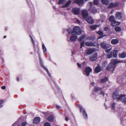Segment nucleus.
<instances>
[{
    "instance_id": "0eeeda50",
    "label": "nucleus",
    "mask_w": 126,
    "mask_h": 126,
    "mask_svg": "<svg viewBox=\"0 0 126 126\" xmlns=\"http://www.w3.org/2000/svg\"><path fill=\"white\" fill-rule=\"evenodd\" d=\"M80 9L79 8H74L72 9V12L74 15H79V14Z\"/></svg>"
},
{
    "instance_id": "f257e3e1",
    "label": "nucleus",
    "mask_w": 126,
    "mask_h": 126,
    "mask_svg": "<svg viewBox=\"0 0 126 126\" xmlns=\"http://www.w3.org/2000/svg\"><path fill=\"white\" fill-rule=\"evenodd\" d=\"M39 59L40 60V63L41 64V66L44 69H45V70H46L48 74V75L49 76V77H50V79L52 80L53 82V83L54 84V85L55 86V87L56 88H58V87L57 86V85H56V84L55 81H54V80H52V79H51V74L49 73V71H48V69L47 68L45 67L44 65L43 64V61L41 60V58L40 57L39 58Z\"/></svg>"
},
{
    "instance_id": "1a4fd4ad",
    "label": "nucleus",
    "mask_w": 126,
    "mask_h": 126,
    "mask_svg": "<svg viewBox=\"0 0 126 126\" xmlns=\"http://www.w3.org/2000/svg\"><path fill=\"white\" fill-rule=\"evenodd\" d=\"M97 59L96 54H93L89 58L90 60L92 62H94Z\"/></svg>"
},
{
    "instance_id": "bf43d9fd",
    "label": "nucleus",
    "mask_w": 126,
    "mask_h": 126,
    "mask_svg": "<svg viewBox=\"0 0 126 126\" xmlns=\"http://www.w3.org/2000/svg\"><path fill=\"white\" fill-rule=\"evenodd\" d=\"M56 109H59L61 108V107L58 105H57L56 106Z\"/></svg>"
},
{
    "instance_id": "338daca9",
    "label": "nucleus",
    "mask_w": 126,
    "mask_h": 126,
    "mask_svg": "<svg viewBox=\"0 0 126 126\" xmlns=\"http://www.w3.org/2000/svg\"><path fill=\"white\" fill-rule=\"evenodd\" d=\"M1 58V59L2 60V62L3 63L4 62V60L3 58Z\"/></svg>"
},
{
    "instance_id": "c03bdc74",
    "label": "nucleus",
    "mask_w": 126,
    "mask_h": 126,
    "mask_svg": "<svg viewBox=\"0 0 126 126\" xmlns=\"http://www.w3.org/2000/svg\"><path fill=\"white\" fill-rule=\"evenodd\" d=\"M97 33L99 35H102L103 34V32L100 31H98V32H97Z\"/></svg>"
},
{
    "instance_id": "4468645a",
    "label": "nucleus",
    "mask_w": 126,
    "mask_h": 126,
    "mask_svg": "<svg viewBox=\"0 0 126 126\" xmlns=\"http://www.w3.org/2000/svg\"><path fill=\"white\" fill-rule=\"evenodd\" d=\"M84 2V0H76L74 1L75 3H76L79 6L82 5Z\"/></svg>"
},
{
    "instance_id": "7c9ffc66",
    "label": "nucleus",
    "mask_w": 126,
    "mask_h": 126,
    "mask_svg": "<svg viewBox=\"0 0 126 126\" xmlns=\"http://www.w3.org/2000/svg\"><path fill=\"white\" fill-rule=\"evenodd\" d=\"M85 37L86 36L84 35H81L78 39V41L79 42L81 41L82 40L84 39L85 38Z\"/></svg>"
},
{
    "instance_id": "423d86ee",
    "label": "nucleus",
    "mask_w": 126,
    "mask_h": 126,
    "mask_svg": "<svg viewBox=\"0 0 126 126\" xmlns=\"http://www.w3.org/2000/svg\"><path fill=\"white\" fill-rule=\"evenodd\" d=\"M92 70V69L90 67H86L85 69V72L86 75L87 76H89Z\"/></svg>"
},
{
    "instance_id": "58836bf2",
    "label": "nucleus",
    "mask_w": 126,
    "mask_h": 126,
    "mask_svg": "<svg viewBox=\"0 0 126 126\" xmlns=\"http://www.w3.org/2000/svg\"><path fill=\"white\" fill-rule=\"evenodd\" d=\"M112 52H110V53H109L108 55H107V57L109 59H110L112 57Z\"/></svg>"
},
{
    "instance_id": "473e14b6",
    "label": "nucleus",
    "mask_w": 126,
    "mask_h": 126,
    "mask_svg": "<svg viewBox=\"0 0 126 126\" xmlns=\"http://www.w3.org/2000/svg\"><path fill=\"white\" fill-rule=\"evenodd\" d=\"M126 95L124 94H121L117 98V99L118 101L122 100L123 97H125Z\"/></svg>"
},
{
    "instance_id": "a18cd8bd",
    "label": "nucleus",
    "mask_w": 126,
    "mask_h": 126,
    "mask_svg": "<svg viewBox=\"0 0 126 126\" xmlns=\"http://www.w3.org/2000/svg\"><path fill=\"white\" fill-rule=\"evenodd\" d=\"M80 48H81L84 45V41L80 42Z\"/></svg>"
},
{
    "instance_id": "c9c22d12",
    "label": "nucleus",
    "mask_w": 126,
    "mask_h": 126,
    "mask_svg": "<svg viewBox=\"0 0 126 126\" xmlns=\"http://www.w3.org/2000/svg\"><path fill=\"white\" fill-rule=\"evenodd\" d=\"M98 26L96 25H94L90 26V28L93 30H95Z\"/></svg>"
},
{
    "instance_id": "4be33fe9",
    "label": "nucleus",
    "mask_w": 126,
    "mask_h": 126,
    "mask_svg": "<svg viewBox=\"0 0 126 126\" xmlns=\"http://www.w3.org/2000/svg\"><path fill=\"white\" fill-rule=\"evenodd\" d=\"M122 61H118L116 59H113L110 62H112V63L113 64H114L115 65H116L117 64L119 63L120 62H122Z\"/></svg>"
},
{
    "instance_id": "4d7b16f0",
    "label": "nucleus",
    "mask_w": 126,
    "mask_h": 126,
    "mask_svg": "<svg viewBox=\"0 0 126 126\" xmlns=\"http://www.w3.org/2000/svg\"><path fill=\"white\" fill-rule=\"evenodd\" d=\"M101 18L103 19H105L106 17L105 16H104L103 15H101Z\"/></svg>"
},
{
    "instance_id": "2f4dec72",
    "label": "nucleus",
    "mask_w": 126,
    "mask_h": 126,
    "mask_svg": "<svg viewBox=\"0 0 126 126\" xmlns=\"http://www.w3.org/2000/svg\"><path fill=\"white\" fill-rule=\"evenodd\" d=\"M102 89L100 87H95L94 88V91L96 92L101 90Z\"/></svg>"
},
{
    "instance_id": "cd10ccee",
    "label": "nucleus",
    "mask_w": 126,
    "mask_h": 126,
    "mask_svg": "<svg viewBox=\"0 0 126 126\" xmlns=\"http://www.w3.org/2000/svg\"><path fill=\"white\" fill-rule=\"evenodd\" d=\"M54 116L53 115H51L49 116L47 118V119L49 121L51 122L53 120Z\"/></svg>"
},
{
    "instance_id": "4c0bfd02",
    "label": "nucleus",
    "mask_w": 126,
    "mask_h": 126,
    "mask_svg": "<svg viewBox=\"0 0 126 126\" xmlns=\"http://www.w3.org/2000/svg\"><path fill=\"white\" fill-rule=\"evenodd\" d=\"M43 48V50L44 53H45L47 51V48L45 46L44 44H43L42 45Z\"/></svg>"
},
{
    "instance_id": "de8ad7c7",
    "label": "nucleus",
    "mask_w": 126,
    "mask_h": 126,
    "mask_svg": "<svg viewBox=\"0 0 126 126\" xmlns=\"http://www.w3.org/2000/svg\"><path fill=\"white\" fill-rule=\"evenodd\" d=\"M113 7H114L113 5V3L112 2H111V3H110L109 6V8H112Z\"/></svg>"
},
{
    "instance_id": "f03ea898",
    "label": "nucleus",
    "mask_w": 126,
    "mask_h": 126,
    "mask_svg": "<svg viewBox=\"0 0 126 126\" xmlns=\"http://www.w3.org/2000/svg\"><path fill=\"white\" fill-rule=\"evenodd\" d=\"M116 65H115L112 63V62H110L108 65L106 69L107 70H110L112 71V73H113L116 67Z\"/></svg>"
},
{
    "instance_id": "49530a36",
    "label": "nucleus",
    "mask_w": 126,
    "mask_h": 126,
    "mask_svg": "<svg viewBox=\"0 0 126 126\" xmlns=\"http://www.w3.org/2000/svg\"><path fill=\"white\" fill-rule=\"evenodd\" d=\"M44 126H51V125L50 123L46 122L45 123Z\"/></svg>"
},
{
    "instance_id": "ea45409f",
    "label": "nucleus",
    "mask_w": 126,
    "mask_h": 126,
    "mask_svg": "<svg viewBox=\"0 0 126 126\" xmlns=\"http://www.w3.org/2000/svg\"><path fill=\"white\" fill-rule=\"evenodd\" d=\"M86 38L87 39H88L92 41L94 40V39L92 36L87 37Z\"/></svg>"
},
{
    "instance_id": "0e129e2a",
    "label": "nucleus",
    "mask_w": 126,
    "mask_h": 126,
    "mask_svg": "<svg viewBox=\"0 0 126 126\" xmlns=\"http://www.w3.org/2000/svg\"><path fill=\"white\" fill-rule=\"evenodd\" d=\"M94 83L95 82H92L91 84V85H93Z\"/></svg>"
},
{
    "instance_id": "052dcab7",
    "label": "nucleus",
    "mask_w": 126,
    "mask_h": 126,
    "mask_svg": "<svg viewBox=\"0 0 126 126\" xmlns=\"http://www.w3.org/2000/svg\"><path fill=\"white\" fill-rule=\"evenodd\" d=\"M26 0L27 1V2L28 4L29 5L30 4L31 2H30L29 0Z\"/></svg>"
},
{
    "instance_id": "c756f323",
    "label": "nucleus",
    "mask_w": 126,
    "mask_h": 126,
    "mask_svg": "<svg viewBox=\"0 0 126 126\" xmlns=\"http://www.w3.org/2000/svg\"><path fill=\"white\" fill-rule=\"evenodd\" d=\"M118 53V50H114L112 53L113 57L114 58H116L117 56Z\"/></svg>"
},
{
    "instance_id": "864d4df0",
    "label": "nucleus",
    "mask_w": 126,
    "mask_h": 126,
    "mask_svg": "<svg viewBox=\"0 0 126 126\" xmlns=\"http://www.w3.org/2000/svg\"><path fill=\"white\" fill-rule=\"evenodd\" d=\"M122 101L124 103L126 104V97L123 99Z\"/></svg>"
},
{
    "instance_id": "13d9d810",
    "label": "nucleus",
    "mask_w": 126,
    "mask_h": 126,
    "mask_svg": "<svg viewBox=\"0 0 126 126\" xmlns=\"http://www.w3.org/2000/svg\"><path fill=\"white\" fill-rule=\"evenodd\" d=\"M77 64L78 65V67L80 68H81V65L79 63H77Z\"/></svg>"
},
{
    "instance_id": "69168bd1",
    "label": "nucleus",
    "mask_w": 126,
    "mask_h": 126,
    "mask_svg": "<svg viewBox=\"0 0 126 126\" xmlns=\"http://www.w3.org/2000/svg\"><path fill=\"white\" fill-rule=\"evenodd\" d=\"M77 23H80V22L79 20L77 19L76 20Z\"/></svg>"
},
{
    "instance_id": "7ed1b4c3",
    "label": "nucleus",
    "mask_w": 126,
    "mask_h": 126,
    "mask_svg": "<svg viewBox=\"0 0 126 126\" xmlns=\"http://www.w3.org/2000/svg\"><path fill=\"white\" fill-rule=\"evenodd\" d=\"M73 33L77 35H80L81 33V31L79 26H74L73 28Z\"/></svg>"
},
{
    "instance_id": "9d476101",
    "label": "nucleus",
    "mask_w": 126,
    "mask_h": 126,
    "mask_svg": "<svg viewBox=\"0 0 126 126\" xmlns=\"http://www.w3.org/2000/svg\"><path fill=\"white\" fill-rule=\"evenodd\" d=\"M86 20L89 24H93L94 22V21L92 17L91 16H88L86 19Z\"/></svg>"
},
{
    "instance_id": "6e6552de",
    "label": "nucleus",
    "mask_w": 126,
    "mask_h": 126,
    "mask_svg": "<svg viewBox=\"0 0 126 126\" xmlns=\"http://www.w3.org/2000/svg\"><path fill=\"white\" fill-rule=\"evenodd\" d=\"M100 45L102 48L103 49H106L109 48H110V46L109 44L106 43H102L100 44Z\"/></svg>"
},
{
    "instance_id": "a19ab883",
    "label": "nucleus",
    "mask_w": 126,
    "mask_h": 126,
    "mask_svg": "<svg viewBox=\"0 0 126 126\" xmlns=\"http://www.w3.org/2000/svg\"><path fill=\"white\" fill-rule=\"evenodd\" d=\"M116 104V103H113L111 105V109L112 110H115V107L114 106Z\"/></svg>"
},
{
    "instance_id": "f704fd0d",
    "label": "nucleus",
    "mask_w": 126,
    "mask_h": 126,
    "mask_svg": "<svg viewBox=\"0 0 126 126\" xmlns=\"http://www.w3.org/2000/svg\"><path fill=\"white\" fill-rule=\"evenodd\" d=\"M115 20L114 16L113 15L111 16L109 18V20L111 22Z\"/></svg>"
},
{
    "instance_id": "f3484780",
    "label": "nucleus",
    "mask_w": 126,
    "mask_h": 126,
    "mask_svg": "<svg viewBox=\"0 0 126 126\" xmlns=\"http://www.w3.org/2000/svg\"><path fill=\"white\" fill-rule=\"evenodd\" d=\"M40 120V119L39 117H37L35 118L33 120L34 124H37L39 123Z\"/></svg>"
},
{
    "instance_id": "79ce46f5",
    "label": "nucleus",
    "mask_w": 126,
    "mask_h": 126,
    "mask_svg": "<svg viewBox=\"0 0 126 126\" xmlns=\"http://www.w3.org/2000/svg\"><path fill=\"white\" fill-rule=\"evenodd\" d=\"M30 37L31 39V41H32V42L33 43V44L34 46V47L35 45L34 42V41L33 40V39L32 38V36H31V35H30Z\"/></svg>"
},
{
    "instance_id": "6e6d98bb",
    "label": "nucleus",
    "mask_w": 126,
    "mask_h": 126,
    "mask_svg": "<svg viewBox=\"0 0 126 126\" xmlns=\"http://www.w3.org/2000/svg\"><path fill=\"white\" fill-rule=\"evenodd\" d=\"M27 124V123L26 122H24L22 123V126H25Z\"/></svg>"
},
{
    "instance_id": "8fccbe9b",
    "label": "nucleus",
    "mask_w": 126,
    "mask_h": 126,
    "mask_svg": "<svg viewBox=\"0 0 126 126\" xmlns=\"http://www.w3.org/2000/svg\"><path fill=\"white\" fill-rule=\"evenodd\" d=\"M100 94L101 95H102V96L104 97L105 94V93L104 91H101L100 92Z\"/></svg>"
},
{
    "instance_id": "9b49d317",
    "label": "nucleus",
    "mask_w": 126,
    "mask_h": 126,
    "mask_svg": "<svg viewBox=\"0 0 126 126\" xmlns=\"http://www.w3.org/2000/svg\"><path fill=\"white\" fill-rule=\"evenodd\" d=\"M82 16L84 18H87L88 15L87 11L86 10H82Z\"/></svg>"
},
{
    "instance_id": "393cba45",
    "label": "nucleus",
    "mask_w": 126,
    "mask_h": 126,
    "mask_svg": "<svg viewBox=\"0 0 126 126\" xmlns=\"http://www.w3.org/2000/svg\"><path fill=\"white\" fill-rule=\"evenodd\" d=\"M118 92L115 91L113 92L112 97L114 99H115L118 96Z\"/></svg>"
},
{
    "instance_id": "39448f33",
    "label": "nucleus",
    "mask_w": 126,
    "mask_h": 126,
    "mask_svg": "<svg viewBox=\"0 0 126 126\" xmlns=\"http://www.w3.org/2000/svg\"><path fill=\"white\" fill-rule=\"evenodd\" d=\"M122 13L121 12H117L115 15V18L116 19L121 20L122 19Z\"/></svg>"
},
{
    "instance_id": "5701e85b",
    "label": "nucleus",
    "mask_w": 126,
    "mask_h": 126,
    "mask_svg": "<svg viewBox=\"0 0 126 126\" xmlns=\"http://www.w3.org/2000/svg\"><path fill=\"white\" fill-rule=\"evenodd\" d=\"M71 3V0H69L64 5H63L62 7L63 8L67 7L69 6Z\"/></svg>"
},
{
    "instance_id": "09e8293b",
    "label": "nucleus",
    "mask_w": 126,
    "mask_h": 126,
    "mask_svg": "<svg viewBox=\"0 0 126 126\" xmlns=\"http://www.w3.org/2000/svg\"><path fill=\"white\" fill-rule=\"evenodd\" d=\"M106 49L105 50V52L107 53H108L109 52H110L111 50V48L110 47V48H109V49Z\"/></svg>"
},
{
    "instance_id": "b1692460",
    "label": "nucleus",
    "mask_w": 126,
    "mask_h": 126,
    "mask_svg": "<svg viewBox=\"0 0 126 126\" xmlns=\"http://www.w3.org/2000/svg\"><path fill=\"white\" fill-rule=\"evenodd\" d=\"M120 24V23L116 21L115 20L111 22V25L113 26H114L116 25H119Z\"/></svg>"
},
{
    "instance_id": "37998d69",
    "label": "nucleus",
    "mask_w": 126,
    "mask_h": 126,
    "mask_svg": "<svg viewBox=\"0 0 126 126\" xmlns=\"http://www.w3.org/2000/svg\"><path fill=\"white\" fill-rule=\"evenodd\" d=\"M93 2L94 4L97 5L99 3V0H94Z\"/></svg>"
},
{
    "instance_id": "a211bd4d",
    "label": "nucleus",
    "mask_w": 126,
    "mask_h": 126,
    "mask_svg": "<svg viewBox=\"0 0 126 126\" xmlns=\"http://www.w3.org/2000/svg\"><path fill=\"white\" fill-rule=\"evenodd\" d=\"M64 31L67 32L68 33L70 34L73 33V29L72 30L71 28H69L68 29L64 30L63 31V33H64Z\"/></svg>"
},
{
    "instance_id": "5fc2aeb1",
    "label": "nucleus",
    "mask_w": 126,
    "mask_h": 126,
    "mask_svg": "<svg viewBox=\"0 0 126 126\" xmlns=\"http://www.w3.org/2000/svg\"><path fill=\"white\" fill-rule=\"evenodd\" d=\"M83 108L82 106H81L79 107V110L80 111V112H82V109Z\"/></svg>"
},
{
    "instance_id": "bb28decb",
    "label": "nucleus",
    "mask_w": 126,
    "mask_h": 126,
    "mask_svg": "<svg viewBox=\"0 0 126 126\" xmlns=\"http://www.w3.org/2000/svg\"><path fill=\"white\" fill-rule=\"evenodd\" d=\"M108 80V79L106 77H105V78L103 79H100V83H103L106 81Z\"/></svg>"
},
{
    "instance_id": "aec40b11",
    "label": "nucleus",
    "mask_w": 126,
    "mask_h": 126,
    "mask_svg": "<svg viewBox=\"0 0 126 126\" xmlns=\"http://www.w3.org/2000/svg\"><path fill=\"white\" fill-rule=\"evenodd\" d=\"M119 42L118 39H112L111 41V43L112 44L115 45L117 44Z\"/></svg>"
},
{
    "instance_id": "e2e57ef3",
    "label": "nucleus",
    "mask_w": 126,
    "mask_h": 126,
    "mask_svg": "<svg viewBox=\"0 0 126 126\" xmlns=\"http://www.w3.org/2000/svg\"><path fill=\"white\" fill-rule=\"evenodd\" d=\"M69 120V118H68V117L67 116H66L65 118V120L66 121H68V120Z\"/></svg>"
},
{
    "instance_id": "3c124183",
    "label": "nucleus",
    "mask_w": 126,
    "mask_h": 126,
    "mask_svg": "<svg viewBox=\"0 0 126 126\" xmlns=\"http://www.w3.org/2000/svg\"><path fill=\"white\" fill-rule=\"evenodd\" d=\"M118 3L117 2H115L114 3H113V5L114 7H115L117 6L118 5Z\"/></svg>"
},
{
    "instance_id": "e433bc0d",
    "label": "nucleus",
    "mask_w": 126,
    "mask_h": 126,
    "mask_svg": "<svg viewBox=\"0 0 126 126\" xmlns=\"http://www.w3.org/2000/svg\"><path fill=\"white\" fill-rule=\"evenodd\" d=\"M65 0H59L58 3L59 4H63Z\"/></svg>"
},
{
    "instance_id": "774afa93",
    "label": "nucleus",
    "mask_w": 126,
    "mask_h": 126,
    "mask_svg": "<svg viewBox=\"0 0 126 126\" xmlns=\"http://www.w3.org/2000/svg\"><path fill=\"white\" fill-rule=\"evenodd\" d=\"M81 105H80L79 104H78L77 106V107H79Z\"/></svg>"
},
{
    "instance_id": "412c9836",
    "label": "nucleus",
    "mask_w": 126,
    "mask_h": 126,
    "mask_svg": "<svg viewBox=\"0 0 126 126\" xmlns=\"http://www.w3.org/2000/svg\"><path fill=\"white\" fill-rule=\"evenodd\" d=\"M94 51V50L92 48L88 49L87 50V54L88 55L91 54L93 53Z\"/></svg>"
},
{
    "instance_id": "72a5a7b5",
    "label": "nucleus",
    "mask_w": 126,
    "mask_h": 126,
    "mask_svg": "<svg viewBox=\"0 0 126 126\" xmlns=\"http://www.w3.org/2000/svg\"><path fill=\"white\" fill-rule=\"evenodd\" d=\"M114 29L116 32L120 31H121V28L119 27L116 26L114 27Z\"/></svg>"
},
{
    "instance_id": "20e7f679",
    "label": "nucleus",
    "mask_w": 126,
    "mask_h": 126,
    "mask_svg": "<svg viewBox=\"0 0 126 126\" xmlns=\"http://www.w3.org/2000/svg\"><path fill=\"white\" fill-rule=\"evenodd\" d=\"M89 4L90 6V7L89 9V10L90 11V12L91 13H94L96 12L97 10L96 8L94 6H93V3L92 2H90Z\"/></svg>"
},
{
    "instance_id": "dca6fc26",
    "label": "nucleus",
    "mask_w": 126,
    "mask_h": 126,
    "mask_svg": "<svg viewBox=\"0 0 126 126\" xmlns=\"http://www.w3.org/2000/svg\"><path fill=\"white\" fill-rule=\"evenodd\" d=\"M101 70V68L99 64L95 68V71L96 73H98L100 72Z\"/></svg>"
},
{
    "instance_id": "f8f14e48",
    "label": "nucleus",
    "mask_w": 126,
    "mask_h": 126,
    "mask_svg": "<svg viewBox=\"0 0 126 126\" xmlns=\"http://www.w3.org/2000/svg\"><path fill=\"white\" fill-rule=\"evenodd\" d=\"M82 112L84 119L86 120H87L88 118V115L85 109H83Z\"/></svg>"
},
{
    "instance_id": "2eb2a0df",
    "label": "nucleus",
    "mask_w": 126,
    "mask_h": 126,
    "mask_svg": "<svg viewBox=\"0 0 126 126\" xmlns=\"http://www.w3.org/2000/svg\"><path fill=\"white\" fill-rule=\"evenodd\" d=\"M85 44L86 46L88 47L95 46L94 44L92 42H85Z\"/></svg>"
},
{
    "instance_id": "6ab92c4d",
    "label": "nucleus",
    "mask_w": 126,
    "mask_h": 126,
    "mask_svg": "<svg viewBox=\"0 0 126 126\" xmlns=\"http://www.w3.org/2000/svg\"><path fill=\"white\" fill-rule=\"evenodd\" d=\"M118 56L120 58H125L126 57V53L125 52H123L121 53H119Z\"/></svg>"
},
{
    "instance_id": "ddd939ff",
    "label": "nucleus",
    "mask_w": 126,
    "mask_h": 126,
    "mask_svg": "<svg viewBox=\"0 0 126 126\" xmlns=\"http://www.w3.org/2000/svg\"><path fill=\"white\" fill-rule=\"evenodd\" d=\"M77 36L75 35H73L70 38V41L71 42H75L77 39Z\"/></svg>"
},
{
    "instance_id": "680f3d73",
    "label": "nucleus",
    "mask_w": 126,
    "mask_h": 126,
    "mask_svg": "<svg viewBox=\"0 0 126 126\" xmlns=\"http://www.w3.org/2000/svg\"><path fill=\"white\" fill-rule=\"evenodd\" d=\"M6 87L5 86H3L1 87V89H2L4 90L5 89Z\"/></svg>"
},
{
    "instance_id": "603ef678",
    "label": "nucleus",
    "mask_w": 126,
    "mask_h": 126,
    "mask_svg": "<svg viewBox=\"0 0 126 126\" xmlns=\"http://www.w3.org/2000/svg\"><path fill=\"white\" fill-rule=\"evenodd\" d=\"M3 101L2 100H0V108H2L3 106L1 105V104L2 103H3Z\"/></svg>"
},
{
    "instance_id": "a878e982",
    "label": "nucleus",
    "mask_w": 126,
    "mask_h": 126,
    "mask_svg": "<svg viewBox=\"0 0 126 126\" xmlns=\"http://www.w3.org/2000/svg\"><path fill=\"white\" fill-rule=\"evenodd\" d=\"M104 31H106L107 33L110 34L112 33V32L110 31V29L108 27H105L104 28Z\"/></svg>"
},
{
    "instance_id": "c85d7f7f",
    "label": "nucleus",
    "mask_w": 126,
    "mask_h": 126,
    "mask_svg": "<svg viewBox=\"0 0 126 126\" xmlns=\"http://www.w3.org/2000/svg\"><path fill=\"white\" fill-rule=\"evenodd\" d=\"M102 3L104 5H107L109 4V1L108 0H101Z\"/></svg>"
}]
</instances>
